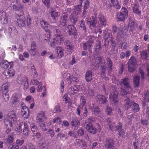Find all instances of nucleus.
Segmentation results:
<instances>
[{"label":"nucleus","mask_w":149,"mask_h":149,"mask_svg":"<svg viewBox=\"0 0 149 149\" xmlns=\"http://www.w3.org/2000/svg\"><path fill=\"white\" fill-rule=\"evenodd\" d=\"M4 123L7 126H15V130L18 134L22 132V127L24 126L25 123L17 120L16 113L14 111H9L4 116Z\"/></svg>","instance_id":"obj_1"},{"label":"nucleus","mask_w":149,"mask_h":149,"mask_svg":"<svg viewBox=\"0 0 149 149\" xmlns=\"http://www.w3.org/2000/svg\"><path fill=\"white\" fill-rule=\"evenodd\" d=\"M105 63V61L103 58L101 56H99L96 59L93 60L92 65L93 68L94 69H97L100 66L102 69L104 70L106 69Z\"/></svg>","instance_id":"obj_2"},{"label":"nucleus","mask_w":149,"mask_h":149,"mask_svg":"<svg viewBox=\"0 0 149 149\" xmlns=\"http://www.w3.org/2000/svg\"><path fill=\"white\" fill-rule=\"evenodd\" d=\"M107 122L109 125V128L112 131H113V128L115 127L116 130L118 132L120 135H122L124 134V132L122 129V124L120 123L119 125L116 126H114V123L111 121V119L110 118H108L107 120Z\"/></svg>","instance_id":"obj_3"},{"label":"nucleus","mask_w":149,"mask_h":149,"mask_svg":"<svg viewBox=\"0 0 149 149\" xmlns=\"http://www.w3.org/2000/svg\"><path fill=\"white\" fill-rule=\"evenodd\" d=\"M46 119V117L45 115L44 112L41 111L38 113L37 115L36 120L40 126L43 127V130L46 131L47 129L45 127V124L44 122Z\"/></svg>","instance_id":"obj_4"},{"label":"nucleus","mask_w":149,"mask_h":149,"mask_svg":"<svg viewBox=\"0 0 149 149\" xmlns=\"http://www.w3.org/2000/svg\"><path fill=\"white\" fill-rule=\"evenodd\" d=\"M17 82L21 85H23L24 90H26L29 88L28 79L25 76L19 74L17 77Z\"/></svg>","instance_id":"obj_5"},{"label":"nucleus","mask_w":149,"mask_h":149,"mask_svg":"<svg viewBox=\"0 0 149 149\" xmlns=\"http://www.w3.org/2000/svg\"><path fill=\"white\" fill-rule=\"evenodd\" d=\"M10 6L14 11L16 12L21 11V13L24 14L23 11L24 9L23 5L19 1L16 0L15 1L11 3Z\"/></svg>","instance_id":"obj_6"},{"label":"nucleus","mask_w":149,"mask_h":149,"mask_svg":"<svg viewBox=\"0 0 149 149\" xmlns=\"http://www.w3.org/2000/svg\"><path fill=\"white\" fill-rule=\"evenodd\" d=\"M63 41V36L58 35L50 41V45L51 47L54 48L57 46L60 45Z\"/></svg>","instance_id":"obj_7"},{"label":"nucleus","mask_w":149,"mask_h":149,"mask_svg":"<svg viewBox=\"0 0 149 149\" xmlns=\"http://www.w3.org/2000/svg\"><path fill=\"white\" fill-rule=\"evenodd\" d=\"M63 41V36L58 35L50 41V45L51 47L54 48L57 46L60 45Z\"/></svg>","instance_id":"obj_8"},{"label":"nucleus","mask_w":149,"mask_h":149,"mask_svg":"<svg viewBox=\"0 0 149 149\" xmlns=\"http://www.w3.org/2000/svg\"><path fill=\"white\" fill-rule=\"evenodd\" d=\"M62 76L64 78H66L69 85L73 84L74 83H77L79 81V80L77 77L71 76L67 72H63L62 73Z\"/></svg>","instance_id":"obj_9"},{"label":"nucleus","mask_w":149,"mask_h":149,"mask_svg":"<svg viewBox=\"0 0 149 149\" xmlns=\"http://www.w3.org/2000/svg\"><path fill=\"white\" fill-rule=\"evenodd\" d=\"M128 11L126 8H122L121 11L118 13L117 18L118 21H123L127 17Z\"/></svg>","instance_id":"obj_10"},{"label":"nucleus","mask_w":149,"mask_h":149,"mask_svg":"<svg viewBox=\"0 0 149 149\" xmlns=\"http://www.w3.org/2000/svg\"><path fill=\"white\" fill-rule=\"evenodd\" d=\"M5 142L6 145L8 146L10 145L9 146V148L10 149H19V146H21L24 143V140H16V143L17 145H13V144H10L12 143L13 140H6Z\"/></svg>","instance_id":"obj_11"},{"label":"nucleus","mask_w":149,"mask_h":149,"mask_svg":"<svg viewBox=\"0 0 149 149\" xmlns=\"http://www.w3.org/2000/svg\"><path fill=\"white\" fill-rule=\"evenodd\" d=\"M65 30L70 36L74 35V38H76L77 37V32L76 28L73 26L71 25L70 24L66 26L65 28Z\"/></svg>","instance_id":"obj_12"},{"label":"nucleus","mask_w":149,"mask_h":149,"mask_svg":"<svg viewBox=\"0 0 149 149\" xmlns=\"http://www.w3.org/2000/svg\"><path fill=\"white\" fill-rule=\"evenodd\" d=\"M136 64V59L134 56H131L128 61V69L129 71L131 72L134 71Z\"/></svg>","instance_id":"obj_13"},{"label":"nucleus","mask_w":149,"mask_h":149,"mask_svg":"<svg viewBox=\"0 0 149 149\" xmlns=\"http://www.w3.org/2000/svg\"><path fill=\"white\" fill-rule=\"evenodd\" d=\"M17 34V30L13 26L9 27L8 29V31L6 33V35L9 38L14 37Z\"/></svg>","instance_id":"obj_14"},{"label":"nucleus","mask_w":149,"mask_h":149,"mask_svg":"<svg viewBox=\"0 0 149 149\" xmlns=\"http://www.w3.org/2000/svg\"><path fill=\"white\" fill-rule=\"evenodd\" d=\"M118 92L116 90L110 93L109 95V99L111 102H112L114 105H116L118 101L117 99Z\"/></svg>","instance_id":"obj_15"},{"label":"nucleus","mask_w":149,"mask_h":149,"mask_svg":"<svg viewBox=\"0 0 149 149\" xmlns=\"http://www.w3.org/2000/svg\"><path fill=\"white\" fill-rule=\"evenodd\" d=\"M87 43L88 45V51L91 53H92V48L93 47L92 44L96 40L97 38L92 36H88L87 38Z\"/></svg>","instance_id":"obj_16"},{"label":"nucleus","mask_w":149,"mask_h":149,"mask_svg":"<svg viewBox=\"0 0 149 149\" xmlns=\"http://www.w3.org/2000/svg\"><path fill=\"white\" fill-rule=\"evenodd\" d=\"M84 127L90 133L95 134L96 132L97 129L96 128L89 122H86L84 124Z\"/></svg>","instance_id":"obj_17"},{"label":"nucleus","mask_w":149,"mask_h":149,"mask_svg":"<svg viewBox=\"0 0 149 149\" xmlns=\"http://www.w3.org/2000/svg\"><path fill=\"white\" fill-rule=\"evenodd\" d=\"M17 19V23L18 26L21 27L24 26L25 24V17L24 15H17L16 16Z\"/></svg>","instance_id":"obj_18"},{"label":"nucleus","mask_w":149,"mask_h":149,"mask_svg":"<svg viewBox=\"0 0 149 149\" xmlns=\"http://www.w3.org/2000/svg\"><path fill=\"white\" fill-rule=\"evenodd\" d=\"M8 22V16L5 12L0 10V22L2 24H6Z\"/></svg>","instance_id":"obj_19"},{"label":"nucleus","mask_w":149,"mask_h":149,"mask_svg":"<svg viewBox=\"0 0 149 149\" xmlns=\"http://www.w3.org/2000/svg\"><path fill=\"white\" fill-rule=\"evenodd\" d=\"M40 24L42 27L47 32L49 33L50 32H52V31L50 30V26H52V25L48 24L47 22L45 21L43 19H41L40 20Z\"/></svg>","instance_id":"obj_20"},{"label":"nucleus","mask_w":149,"mask_h":149,"mask_svg":"<svg viewBox=\"0 0 149 149\" xmlns=\"http://www.w3.org/2000/svg\"><path fill=\"white\" fill-rule=\"evenodd\" d=\"M62 18L60 21V24L59 26L61 27L65 26L66 27V26L70 24L69 21H67V18L68 17V15L64 13L62 15Z\"/></svg>","instance_id":"obj_21"},{"label":"nucleus","mask_w":149,"mask_h":149,"mask_svg":"<svg viewBox=\"0 0 149 149\" xmlns=\"http://www.w3.org/2000/svg\"><path fill=\"white\" fill-rule=\"evenodd\" d=\"M116 144L114 140H106L105 147L107 149H117L115 148Z\"/></svg>","instance_id":"obj_22"},{"label":"nucleus","mask_w":149,"mask_h":149,"mask_svg":"<svg viewBox=\"0 0 149 149\" xmlns=\"http://www.w3.org/2000/svg\"><path fill=\"white\" fill-rule=\"evenodd\" d=\"M21 114L24 119L27 118L29 116V111L28 108L25 106H22L21 109Z\"/></svg>","instance_id":"obj_23"},{"label":"nucleus","mask_w":149,"mask_h":149,"mask_svg":"<svg viewBox=\"0 0 149 149\" xmlns=\"http://www.w3.org/2000/svg\"><path fill=\"white\" fill-rule=\"evenodd\" d=\"M89 109L92 110L93 114L99 116L100 110L97 106L95 104H93L92 106H89Z\"/></svg>","instance_id":"obj_24"},{"label":"nucleus","mask_w":149,"mask_h":149,"mask_svg":"<svg viewBox=\"0 0 149 149\" xmlns=\"http://www.w3.org/2000/svg\"><path fill=\"white\" fill-rule=\"evenodd\" d=\"M1 66L3 68H11L13 66V63L9 62L6 60H3L0 62Z\"/></svg>","instance_id":"obj_25"},{"label":"nucleus","mask_w":149,"mask_h":149,"mask_svg":"<svg viewBox=\"0 0 149 149\" xmlns=\"http://www.w3.org/2000/svg\"><path fill=\"white\" fill-rule=\"evenodd\" d=\"M130 79L127 78L122 79L119 82L120 85L121 86H124L125 87L127 88H130Z\"/></svg>","instance_id":"obj_26"},{"label":"nucleus","mask_w":149,"mask_h":149,"mask_svg":"<svg viewBox=\"0 0 149 149\" xmlns=\"http://www.w3.org/2000/svg\"><path fill=\"white\" fill-rule=\"evenodd\" d=\"M71 123L73 127L72 128H74V130L77 129L80 125L78 119L75 117L73 118L72 121L71 122Z\"/></svg>","instance_id":"obj_27"},{"label":"nucleus","mask_w":149,"mask_h":149,"mask_svg":"<svg viewBox=\"0 0 149 149\" xmlns=\"http://www.w3.org/2000/svg\"><path fill=\"white\" fill-rule=\"evenodd\" d=\"M4 74L7 78H9L15 74V72L13 69L10 68L6 71Z\"/></svg>","instance_id":"obj_28"},{"label":"nucleus","mask_w":149,"mask_h":149,"mask_svg":"<svg viewBox=\"0 0 149 149\" xmlns=\"http://www.w3.org/2000/svg\"><path fill=\"white\" fill-rule=\"evenodd\" d=\"M81 4L76 5L73 7V14L76 15L79 14L81 12Z\"/></svg>","instance_id":"obj_29"},{"label":"nucleus","mask_w":149,"mask_h":149,"mask_svg":"<svg viewBox=\"0 0 149 149\" xmlns=\"http://www.w3.org/2000/svg\"><path fill=\"white\" fill-rule=\"evenodd\" d=\"M29 52L31 56H35L37 53V50L36 47V44L34 42H32L31 44V48Z\"/></svg>","instance_id":"obj_30"},{"label":"nucleus","mask_w":149,"mask_h":149,"mask_svg":"<svg viewBox=\"0 0 149 149\" xmlns=\"http://www.w3.org/2000/svg\"><path fill=\"white\" fill-rule=\"evenodd\" d=\"M97 20L95 18L91 17L90 18L87 19V24L90 26L95 27L97 23Z\"/></svg>","instance_id":"obj_31"},{"label":"nucleus","mask_w":149,"mask_h":149,"mask_svg":"<svg viewBox=\"0 0 149 149\" xmlns=\"http://www.w3.org/2000/svg\"><path fill=\"white\" fill-rule=\"evenodd\" d=\"M64 44L66 46L67 53H70L72 50V45L70 42L69 40H66L64 42Z\"/></svg>","instance_id":"obj_32"},{"label":"nucleus","mask_w":149,"mask_h":149,"mask_svg":"<svg viewBox=\"0 0 149 149\" xmlns=\"http://www.w3.org/2000/svg\"><path fill=\"white\" fill-rule=\"evenodd\" d=\"M97 98L99 103L104 104L107 102V98L104 95H98L97 96Z\"/></svg>","instance_id":"obj_33"},{"label":"nucleus","mask_w":149,"mask_h":149,"mask_svg":"<svg viewBox=\"0 0 149 149\" xmlns=\"http://www.w3.org/2000/svg\"><path fill=\"white\" fill-rule=\"evenodd\" d=\"M78 88L79 86H75L74 87H72L69 88L68 92L71 95H74L79 90Z\"/></svg>","instance_id":"obj_34"},{"label":"nucleus","mask_w":149,"mask_h":149,"mask_svg":"<svg viewBox=\"0 0 149 149\" xmlns=\"http://www.w3.org/2000/svg\"><path fill=\"white\" fill-rule=\"evenodd\" d=\"M125 101V109L127 110L130 108L132 105V102L130 101V99L129 98H126L124 100Z\"/></svg>","instance_id":"obj_35"},{"label":"nucleus","mask_w":149,"mask_h":149,"mask_svg":"<svg viewBox=\"0 0 149 149\" xmlns=\"http://www.w3.org/2000/svg\"><path fill=\"white\" fill-rule=\"evenodd\" d=\"M50 30L52 31V33L53 32L54 33V34L57 36L58 35H60L61 32L60 30L57 29V27L56 26H50Z\"/></svg>","instance_id":"obj_36"},{"label":"nucleus","mask_w":149,"mask_h":149,"mask_svg":"<svg viewBox=\"0 0 149 149\" xmlns=\"http://www.w3.org/2000/svg\"><path fill=\"white\" fill-rule=\"evenodd\" d=\"M139 7L136 4H134L133 6V12L134 13L139 15H140L141 14V11L139 9Z\"/></svg>","instance_id":"obj_37"},{"label":"nucleus","mask_w":149,"mask_h":149,"mask_svg":"<svg viewBox=\"0 0 149 149\" xmlns=\"http://www.w3.org/2000/svg\"><path fill=\"white\" fill-rule=\"evenodd\" d=\"M23 130V134L24 135V136L26 137L28 136L29 134V130L27 124L26 123L24 124Z\"/></svg>","instance_id":"obj_38"},{"label":"nucleus","mask_w":149,"mask_h":149,"mask_svg":"<svg viewBox=\"0 0 149 149\" xmlns=\"http://www.w3.org/2000/svg\"><path fill=\"white\" fill-rule=\"evenodd\" d=\"M37 87L36 88L37 91L38 92H42V91H45V86H42V83L41 82H39V83L37 85Z\"/></svg>","instance_id":"obj_39"},{"label":"nucleus","mask_w":149,"mask_h":149,"mask_svg":"<svg viewBox=\"0 0 149 149\" xmlns=\"http://www.w3.org/2000/svg\"><path fill=\"white\" fill-rule=\"evenodd\" d=\"M56 51L58 54V58H61L63 56V52L61 47H56Z\"/></svg>","instance_id":"obj_40"},{"label":"nucleus","mask_w":149,"mask_h":149,"mask_svg":"<svg viewBox=\"0 0 149 149\" xmlns=\"http://www.w3.org/2000/svg\"><path fill=\"white\" fill-rule=\"evenodd\" d=\"M92 72L91 71H87L86 74L85 78L87 82H89L92 79Z\"/></svg>","instance_id":"obj_41"},{"label":"nucleus","mask_w":149,"mask_h":149,"mask_svg":"<svg viewBox=\"0 0 149 149\" xmlns=\"http://www.w3.org/2000/svg\"><path fill=\"white\" fill-rule=\"evenodd\" d=\"M125 30L122 28H120L118 32V36L119 37L123 38L125 35Z\"/></svg>","instance_id":"obj_42"},{"label":"nucleus","mask_w":149,"mask_h":149,"mask_svg":"<svg viewBox=\"0 0 149 149\" xmlns=\"http://www.w3.org/2000/svg\"><path fill=\"white\" fill-rule=\"evenodd\" d=\"M9 86V85L8 84H5L2 85L1 86V91L2 93H8Z\"/></svg>","instance_id":"obj_43"},{"label":"nucleus","mask_w":149,"mask_h":149,"mask_svg":"<svg viewBox=\"0 0 149 149\" xmlns=\"http://www.w3.org/2000/svg\"><path fill=\"white\" fill-rule=\"evenodd\" d=\"M98 19L100 21L101 24L102 25L105 26L106 24V20L103 15H99Z\"/></svg>","instance_id":"obj_44"},{"label":"nucleus","mask_w":149,"mask_h":149,"mask_svg":"<svg viewBox=\"0 0 149 149\" xmlns=\"http://www.w3.org/2000/svg\"><path fill=\"white\" fill-rule=\"evenodd\" d=\"M50 13L51 17L54 20H55L56 18L58 17L59 16L58 12L55 10H52L50 12Z\"/></svg>","instance_id":"obj_45"},{"label":"nucleus","mask_w":149,"mask_h":149,"mask_svg":"<svg viewBox=\"0 0 149 149\" xmlns=\"http://www.w3.org/2000/svg\"><path fill=\"white\" fill-rule=\"evenodd\" d=\"M132 109L134 112H138L139 110V105L134 102H132Z\"/></svg>","instance_id":"obj_46"},{"label":"nucleus","mask_w":149,"mask_h":149,"mask_svg":"<svg viewBox=\"0 0 149 149\" xmlns=\"http://www.w3.org/2000/svg\"><path fill=\"white\" fill-rule=\"evenodd\" d=\"M38 149H47L45 143L40 141L38 145Z\"/></svg>","instance_id":"obj_47"},{"label":"nucleus","mask_w":149,"mask_h":149,"mask_svg":"<svg viewBox=\"0 0 149 149\" xmlns=\"http://www.w3.org/2000/svg\"><path fill=\"white\" fill-rule=\"evenodd\" d=\"M134 22L133 19L129 20L128 27L130 28V29L132 31H133L134 30Z\"/></svg>","instance_id":"obj_48"},{"label":"nucleus","mask_w":149,"mask_h":149,"mask_svg":"<svg viewBox=\"0 0 149 149\" xmlns=\"http://www.w3.org/2000/svg\"><path fill=\"white\" fill-rule=\"evenodd\" d=\"M89 1L88 0H86L84 2V5L83 7L84 10L83 14L84 15L86 13V10L88 9L89 7Z\"/></svg>","instance_id":"obj_49"},{"label":"nucleus","mask_w":149,"mask_h":149,"mask_svg":"<svg viewBox=\"0 0 149 149\" xmlns=\"http://www.w3.org/2000/svg\"><path fill=\"white\" fill-rule=\"evenodd\" d=\"M147 75H146L145 74H144L143 70H142L141 68H140L139 69V72L141 74L142 78L143 79L144 78V74H145V76H148L149 75V65H148L147 66Z\"/></svg>","instance_id":"obj_50"},{"label":"nucleus","mask_w":149,"mask_h":149,"mask_svg":"<svg viewBox=\"0 0 149 149\" xmlns=\"http://www.w3.org/2000/svg\"><path fill=\"white\" fill-rule=\"evenodd\" d=\"M2 98L3 101L7 102L9 100V96L8 93H2Z\"/></svg>","instance_id":"obj_51"},{"label":"nucleus","mask_w":149,"mask_h":149,"mask_svg":"<svg viewBox=\"0 0 149 149\" xmlns=\"http://www.w3.org/2000/svg\"><path fill=\"white\" fill-rule=\"evenodd\" d=\"M107 69L108 71H110L112 69V63L110 58H107Z\"/></svg>","instance_id":"obj_52"},{"label":"nucleus","mask_w":149,"mask_h":149,"mask_svg":"<svg viewBox=\"0 0 149 149\" xmlns=\"http://www.w3.org/2000/svg\"><path fill=\"white\" fill-rule=\"evenodd\" d=\"M70 18L72 22L74 24H75L77 22L78 20L77 17L76 15H71L70 16Z\"/></svg>","instance_id":"obj_53"},{"label":"nucleus","mask_w":149,"mask_h":149,"mask_svg":"<svg viewBox=\"0 0 149 149\" xmlns=\"http://www.w3.org/2000/svg\"><path fill=\"white\" fill-rule=\"evenodd\" d=\"M20 95L19 93H15L12 95V99L14 100H17L19 101V99L20 98Z\"/></svg>","instance_id":"obj_54"},{"label":"nucleus","mask_w":149,"mask_h":149,"mask_svg":"<svg viewBox=\"0 0 149 149\" xmlns=\"http://www.w3.org/2000/svg\"><path fill=\"white\" fill-rule=\"evenodd\" d=\"M139 77L135 76L134 78L133 81L134 85L136 86H138L139 84Z\"/></svg>","instance_id":"obj_55"},{"label":"nucleus","mask_w":149,"mask_h":149,"mask_svg":"<svg viewBox=\"0 0 149 149\" xmlns=\"http://www.w3.org/2000/svg\"><path fill=\"white\" fill-rule=\"evenodd\" d=\"M148 54V53L146 51H143L140 53L141 57L143 59H146L147 58Z\"/></svg>","instance_id":"obj_56"},{"label":"nucleus","mask_w":149,"mask_h":149,"mask_svg":"<svg viewBox=\"0 0 149 149\" xmlns=\"http://www.w3.org/2000/svg\"><path fill=\"white\" fill-rule=\"evenodd\" d=\"M101 46V44L100 42H97L95 48V50L96 52H98L100 51Z\"/></svg>","instance_id":"obj_57"},{"label":"nucleus","mask_w":149,"mask_h":149,"mask_svg":"<svg viewBox=\"0 0 149 149\" xmlns=\"http://www.w3.org/2000/svg\"><path fill=\"white\" fill-rule=\"evenodd\" d=\"M80 104L79 106L81 107H83L86 104V100L83 96H81L80 100Z\"/></svg>","instance_id":"obj_58"},{"label":"nucleus","mask_w":149,"mask_h":149,"mask_svg":"<svg viewBox=\"0 0 149 149\" xmlns=\"http://www.w3.org/2000/svg\"><path fill=\"white\" fill-rule=\"evenodd\" d=\"M79 29L82 30L84 33L86 32V28L84 24L83 21H81L80 24Z\"/></svg>","instance_id":"obj_59"},{"label":"nucleus","mask_w":149,"mask_h":149,"mask_svg":"<svg viewBox=\"0 0 149 149\" xmlns=\"http://www.w3.org/2000/svg\"><path fill=\"white\" fill-rule=\"evenodd\" d=\"M19 101L17 100H14L12 99V101L11 102V104L12 106L13 107H17L19 103Z\"/></svg>","instance_id":"obj_60"},{"label":"nucleus","mask_w":149,"mask_h":149,"mask_svg":"<svg viewBox=\"0 0 149 149\" xmlns=\"http://www.w3.org/2000/svg\"><path fill=\"white\" fill-rule=\"evenodd\" d=\"M31 69L32 71V74L33 77L34 78H36L38 76V74L36 69L33 66V68H32Z\"/></svg>","instance_id":"obj_61"},{"label":"nucleus","mask_w":149,"mask_h":149,"mask_svg":"<svg viewBox=\"0 0 149 149\" xmlns=\"http://www.w3.org/2000/svg\"><path fill=\"white\" fill-rule=\"evenodd\" d=\"M41 134L40 133L37 132L35 133H34L33 135H32L33 138L32 139H39L41 137Z\"/></svg>","instance_id":"obj_62"},{"label":"nucleus","mask_w":149,"mask_h":149,"mask_svg":"<svg viewBox=\"0 0 149 149\" xmlns=\"http://www.w3.org/2000/svg\"><path fill=\"white\" fill-rule=\"evenodd\" d=\"M52 121L53 123H56L60 124L61 122V120L60 118L57 117L53 119Z\"/></svg>","instance_id":"obj_63"},{"label":"nucleus","mask_w":149,"mask_h":149,"mask_svg":"<svg viewBox=\"0 0 149 149\" xmlns=\"http://www.w3.org/2000/svg\"><path fill=\"white\" fill-rule=\"evenodd\" d=\"M101 26L99 24L97 25L96 27H95V32L96 33L98 32L100 34L102 32V31L101 29Z\"/></svg>","instance_id":"obj_64"}]
</instances>
